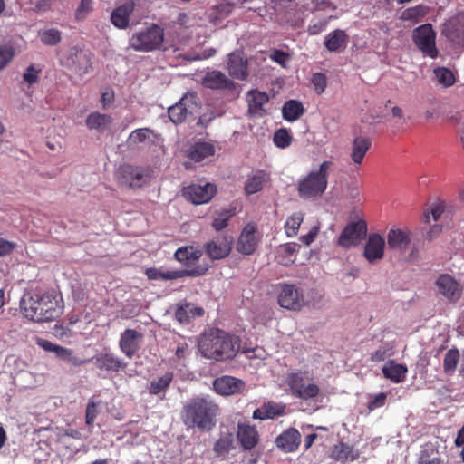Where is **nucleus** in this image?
Instances as JSON below:
<instances>
[{"label": "nucleus", "instance_id": "obj_1", "mask_svg": "<svg viewBox=\"0 0 464 464\" xmlns=\"http://www.w3.org/2000/svg\"><path fill=\"white\" fill-rule=\"evenodd\" d=\"M20 311L26 319L42 323L55 320L62 314L63 307L53 295L41 290H31L22 296Z\"/></svg>", "mask_w": 464, "mask_h": 464}, {"label": "nucleus", "instance_id": "obj_2", "mask_svg": "<svg viewBox=\"0 0 464 464\" xmlns=\"http://www.w3.org/2000/svg\"><path fill=\"white\" fill-rule=\"evenodd\" d=\"M238 349V339L219 329H211L203 334L198 342L201 354L216 361L233 358Z\"/></svg>", "mask_w": 464, "mask_h": 464}, {"label": "nucleus", "instance_id": "obj_3", "mask_svg": "<svg viewBox=\"0 0 464 464\" xmlns=\"http://www.w3.org/2000/svg\"><path fill=\"white\" fill-rule=\"evenodd\" d=\"M218 406L208 397H196L189 400L183 408L181 419L188 428L210 430L215 425Z\"/></svg>", "mask_w": 464, "mask_h": 464}, {"label": "nucleus", "instance_id": "obj_4", "mask_svg": "<svg viewBox=\"0 0 464 464\" xmlns=\"http://www.w3.org/2000/svg\"><path fill=\"white\" fill-rule=\"evenodd\" d=\"M332 164V161L325 160L320 164L318 169L310 171L299 179L297 190L301 198L310 199L324 194L328 185V170Z\"/></svg>", "mask_w": 464, "mask_h": 464}, {"label": "nucleus", "instance_id": "obj_5", "mask_svg": "<svg viewBox=\"0 0 464 464\" xmlns=\"http://www.w3.org/2000/svg\"><path fill=\"white\" fill-rule=\"evenodd\" d=\"M164 36L163 28L152 24L135 32L129 40V45L137 52H153L161 48Z\"/></svg>", "mask_w": 464, "mask_h": 464}, {"label": "nucleus", "instance_id": "obj_6", "mask_svg": "<svg viewBox=\"0 0 464 464\" xmlns=\"http://www.w3.org/2000/svg\"><path fill=\"white\" fill-rule=\"evenodd\" d=\"M62 63L75 74L83 76L90 72L92 67L91 53L85 50L72 47L63 56Z\"/></svg>", "mask_w": 464, "mask_h": 464}, {"label": "nucleus", "instance_id": "obj_7", "mask_svg": "<svg viewBox=\"0 0 464 464\" xmlns=\"http://www.w3.org/2000/svg\"><path fill=\"white\" fill-rule=\"evenodd\" d=\"M412 38L416 46L424 55L430 58L437 57L436 33L430 24H425L414 29Z\"/></svg>", "mask_w": 464, "mask_h": 464}, {"label": "nucleus", "instance_id": "obj_8", "mask_svg": "<svg viewBox=\"0 0 464 464\" xmlns=\"http://www.w3.org/2000/svg\"><path fill=\"white\" fill-rule=\"evenodd\" d=\"M196 95L193 93L185 94L179 102L169 108V117L175 124L183 122L188 115L195 113L198 110Z\"/></svg>", "mask_w": 464, "mask_h": 464}, {"label": "nucleus", "instance_id": "obj_9", "mask_svg": "<svg viewBox=\"0 0 464 464\" xmlns=\"http://www.w3.org/2000/svg\"><path fill=\"white\" fill-rule=\"evenodd\" d=\"M278 304L288 310L298 311L305 305L302 291L295 285L284 284L280 285Z\"/></svg>", "mask_w": 464, "mask_h": 464}, {"label": "nucleus", "instance_id": "obj_10", "mask_svg": "<svg viewBox=\"0 0 464 464\" xmlns=\"http://www.w3.org/2000/svg\"><path fill=\"white\" fill-rule=\"evenodd\" d=\"M367 224L364 220H358L349 223L338 238V244L344 247L350 248L359 245L362 239L366 236Z\"/></svg>", "mask_w": 464, "mask_h": 464}, {"label": "nucleus", "instance_id": "obj_11", "mask_svg": "<svg viewBox=\"0 0 464 464\" xmlns=\"http://www.w3.org/2000/svg\"><path fill=\"white\" fill-rule=\"evenodd\" d=\"M208 271V267L204 266H199L191 269H182V270H166L161 271L157 268H149L146 271V275L150 280H173L177 278H181L185 276L197 277L201 276L206 274Z\"/></svg>", "mask_w": 464, "mask_h": 464}, {"label": "nucleus", "instance_id": "obj_12", "mask_svg": "<svg viewBox=\"0 0 464 464\" xmlns=\"http://www.w3.org/2000/svg\"><path fill=\"white\" fill-rule=\"evenodd\" d=\"M216 194V186L211 183L204 185L192 184L183 190L185 198L195 205L208 203Z\"/></svg>", "mask_w": 464, "mask_h": 464}, {"label": "nucleus", "instance_id": "obj_13", "mask_svg": "<svg viewBox=\"0 0 464 464\" xmlns=\"http://www.w3.org/2000/svg\"><path fill=\"white\" fill-rule=\"evenodd\" d=\"M226 69L235 79L246 81L248 78V62L242 52L236 51L228 54Z\"/></svg>", "mask_w": 464, "mask_h": 464}, {"label": "nucleus", "instance_id": "obj_14", "mask_svg": "<svg viewBox=\"0 0 464 464\" xmlns=\"http://www.w3.org/2000/svg\"><path fill=\"white\" fill-rule=\"evenodd\" d=\"M385 240L377 233L370 234L363 247V256L371 263L374 264L382 260L384 256Z\"/></svg>", "mask_w": 464, "mask_h": 464}, {"label": "nucleus", "instance_id": "obj_15", "mask_svg": "<svg viewBox=\"0 0 464 464\" xmlns=\"http://www.w3.org/2000/svg\"><path fill=\"white\" fill-rule=\"evenodd\" d=\"M258 242L256 226L249 223L245 226L237 239V250L243 255H252L257 248Z\"/></svg>", "mask_w": 464, "mask_h": 464}, {"label": "nucleus", "instance_id": "obj_16", "mask_svg": "<svg viewBox=\"0 0 464 464\" xmlns=\"http://www.w3.org/2000/svg\"><path fill=\"white\" fill-rule=\"evenodd\" d=\"M36 343L44 351L55 353L59 359L70 363L72 366H80L87 362V361H82L75 356L72 350L53 343L48 340L39 338L37 339Z\"/></svg>", "mask_w": 464, "mask_h": 464}, {"label": "nucleus", "instance_id": "obj_17", "mask_svg": "<svg viewBox=\"0 0 464 464\" xmlns=\"http://www.w3.org/2000/svg\"><path fill=\"white\" fill-rule=\"evenodd\" d=\"M201 83L204 87L212 90H232L235 88L234 82L218 70L208 71L204 74Z\"/></svg>", "mask_w": 464, "mask_h": 464}, {"label": "nucleus", "instance_id": "obj_18", "mask_svg": "<svg viewBox=\"0 0 464 464\" xmlns=\"http://www.w3.org/2000/svg\"><path fill=\"white\" fill-rule=\"evenodd\" d=\"M143 338L142 334L133 329H127L121 334L119 342L121 351L128 357L132 358L140 350Z\"/></svg>", "mask_w": 464, "mask_h": 464}, {"label": "nucleus", "instance_id": "obj_19", "mask_svg": "<svg viewBox=\"0 0 464 464\" xmlns=\"http://www.w3.org/2000/svg\"><path fill=\"white\" fill-rule=\"evenodd\" d=\"M232 241L230 237L213 239L206 243L205 251L211 259H223L230 254Z\"/></svg>", "mask_w": 464, "mask_h": 464}, {"label": "nucleus", "instance_id": "obj_20", "mask_svg": "<svg viewBox=\"0 0 464 464\" xmlns=\"http://www.w3.org/2000/svg\"><path fill=\"white\" fill-rule=\"evenodd\" d=\"M213 387L218 393L229 396L242 392L245 383L240 379L226 375L216 379Z\"/></svg>", "mask_w": 464, "mask_h": 464}, {"label": "nucleus", "instance_id": "obj_21", "mask_svg": "<svg viewBox=\"0 0 464 464\" xmlns=\"http://www.w3.org/2000/svg\"><path fill=\"white\" fill-rule=\"evenodd\" d=\"M372 146V140L365 136H356L351 144L349 157L355 168H359Z\"/></svg>", "mask_w": 464, "mask_h": 464}, {"label": "nucleus", "instance_id": "obj_22", "mask_svg": "<svg viewBox=\"0 0 464 464\" xmlns=\"http://www.w3.org/2000/svg\"><path fill=\"white\" fill-rule=\"evenodd\" d=\"M248 111L252 116L262 117L266 113V106L269 102V96L265 92L250 90L246 93Z\"/></svg>", "mask_w": 464, "mask_h": 464}, {"label": "nucleus", "instance_id": "obj_23", "mask_svg": "<svg viewBox=\"0 0 464 464\" xmlns=\"http://www.w3.org/2000/svg\"><path fill=\"white\" fill-rule=\"evenodd\" d=\"M436 285L440 294L450 301H456L460 296V286L449 275H441L436 280Z\"/></svg>", "mask_w": 464, "mask_h": 464}, {"label": "nucleus", "instance_id": "obj_24", "mask_svg": "<svg viewBox=\"0 0 464 464\" xmlns=\"http://www.w3.org/2000/svg\"><path fill=\"white\" fill-rule=\"evenodd\" d=\"M411 243V232L408 229L392 228L387 234L389 248L396 251H405Z\"/></svg>", "mask_w": 464, "mask_h": 464}, {"label": "nucleus", "instance_id": "obj_25", "mask_svg": "<svg viewBox=\"0 0 464 464\" xmlns=\"http://www.w3.org/2000/svg\"><path fill=\"white\" fill-rule=\"evenodd\" d=\"M135 7L134 0H126L121 5L117 7L111 15V21L116 27L125 29L130 24V15Z\"/></svg>", "mask_w": 464, "mask_h": 464}, {"label": "nucleus", "instance_id": "obj_26", "mask_svg": "<svg viewBox=\"0 0 464 464\" xmlns=\"http://www.w3.org/2000/svg\"><path fill=\"white\" fill-rule=\"evenodd\" d=\"M443 34L453 43L464 44V14L445 24Z\"/></svg>", "mask_w": 464, "mask_h": 464}, {"label": "nucleus", "instance_id": "obj_27", "mask_svg": "<svg viewBox=\"0 0 464 464\" xmlns=\"http://www.w3.org/2000/svg\"><path fill=\"white\" fill-rule=\"evenodd\" d=\"M301 442V435L296 429H288L276 438V445L285 452L297 450Z\"/></svg>", "mask_w": 464, "mask_h": 464}, {"label": "nucleus", "instance_id": "obj_28", "mask_svg": "<svg viewBox=\"0 0 464 464\" xmlns=\"http://www.w3.org/2000/svg\"><path fill=\"white\" fill-rule=\"evenodd\" d=\"M269 175L263 171L257 170L249 174L245 182V191L247 195H252L261 191L269 182Z\"/></svg>", "mask_w": 464, "mask_h": 464}, {"label": "nucleus", "instance_id": "obj_29", "mask_svg": "<svg viewBox=\"0 0 464 464\" xmlns=\"http://www.w3.org/2000/svg\"><path fill=\"white\" fill-rule=\"evenodd\" d=\"M122 172L131 188H140L150 179L148 171L142 168L125 166L122 168Z\"/></svg>", "mask_w": 464, "mask_h": 464}, {"label": "nucleus", "instance_id": "obj_30", "mask_svg": "<svg viewBox=\"0 0 464 464\" xmlns=\"http://www.w3.org/2000/svg\"><path fill=\"white\" fill-rule=\"evenodd\" d=\"M237 438L245 450H252L258 442L256 430L247 424H238Z\"/></svg>", "mask_w": 464, "mask_h": 464}, {"label": "nucleus", "instance_id": "obj_31", "mask_svg": "<svg viewBox=\"0 0 464 464\" xmlns=\"http://www.w3.org/2000/svg\"><path fill=\"white\" fill-rule=\"evenodd\" d=\"M112 121V117L109 114L92 112L86 118L85 123L90 130L104 132L111 128Z\"/></svg>", "mask_w": 464, "mask_h": 464}, {"label": "nucleus", "instance_id": "obj_32", "mask_svg": "<svg viewBox=\"0 0 464 464\" xmlns=\"http://www.w3.org/2000/svg\"><path fill=\"white\" fill-rule=\"evenodd\" d=\"M175 258L185 266L195 265L202 256V251L197 246H187L177 249Z\"/></svg>", "mask_w": 464, "mask_h": 464}, {"label": "nucleus", "instance_id": "obj_33", "mask_svg": "<svg viewBox=\"0 0 464 464\" xmlns=\"http://www.w3.org/2000/svg\"><path fill=\"white\" fill-rule=\"evenodd\" d=\"M299 248L300 246L294 242L279 246L276 256L277 262L284 266L293 264L296 258V254L299 251Z\"/></svg>", "mask_w": 464, "mask_h": 464}, {"label": "nucleus", "instance_id": "obj_34", "mask_svg": "<svg viewBox=\"0 0 464 464\" xmlns=\"http://www.w3.org/2000/svg\"><path fill=\"white\" fill-rule=\"evenodd\" d=\"M347 34L343 30L329 33L324 41V46L329 52H339L346 46Z\"/></svg>", "mask_w": 464, "mask_h": 464}, {"label": "nucleus", "instance_id": "obj_35", "mask_svg": "<svg viewBox=\"0 0 464 464\" xmlns=\"http://www.w3.org/2000/svg\"><path fill=\"white\" fill-rule=\"evenodd\" d=\"M407 371L406 366L396 363L394 361L387 362L382 367V372L385 378L390 379L395 383L404 381Z\"/></svg>", "mask_w": 464, "mask_h": 464}, {"label": "nucleus", "instance_id": "obj_36", "mask_svg": "<svg viewBox=\"0 0 464 464\" xmlns=\"http://www.w3.org/2000/svg\"><path fill=\"white\" fill-rule=\"evenodd\" d=\"M214 153L215 148L208 142H196L188 150V157L196 162L201 161Z\"/></svg>", "mask_w": 464, "mask_h": 464}, {"label": "nucleus", "instance_id": "obj_37", "mask_svg": "<svg viewBox=\"0 0 464 464\" xmlns=\"http://www.w3.org/2000/svg\"><path fill=\"white\" fill-rule=\"evenodd\" d=\"M172 380V372H166L162 376L151 380L147 386L149 393L151 395H160L163 398Z\"/></svg>", "mask_w": 464, "mask_h": 464}, {"label": "nucleus", "instance_id": "obj_38", "mask_svg": "<svg viewBox=\"0 0 464 464\" xmlns=\"http://www.w3.org/2000/svg\"><path fill=\"white\" fill-rule=\"evenodd\" d=\"M203 314L204 310L201 307L192 304H185L177 308L175 317L179 323L187 324L190 319L201 316Z\"/></svg>", "mask_w": 464, "mask_h": 464}, {"label": "nucleus", "instance_id": "obj_39", "mask_svg": "<svg viewBox=\"0 0 464 464\" xmlns=\"http://www.w3.org/2000/svg\"><path fill=\"white\" fill-rule=\"evenodd\" d=\"M333 457L339 461L343 463L355 460L359 457L358 450H355L353 447L339 443L333 450Z\"/></svg>", "mask_w": 464, "mask_h": 464}, {"label": "nucleus", "instance_id": "obj_40", "mask_svg": "<svg viewBox=\"0 0 464 464\" xmlns=\"http://www.w3.org/2000/svg\"><path fill=\"white\" fill-rule=\"evenodd\" d=\"M96 365L100 370L119 371L125 364L117 356L111 353H105L96 358Z\"/></svg>", "mask_w": 464, "mask_h": 464}, {"label": "nucleus", "instance_id": "obj_41", "mask_svg": "<svg viewBox=\"0 0 464 464\" xmlns=\"http://www.w3.org/2000/svg\"><path fill=\"white\" fill-rule=\"evenodd\" d=\"M446 210V204L443 201L437 200L430 203L423 213V221L427 224L433 221H439Z\"/></svg>", "mask_w": 464, "mask_h": 464}, {"label": "nucleus", "instance_id": "obj_42", "mask_svg": "<svg viewBox=\"0 0 464 464\" xmlns=\"http://www.w3.org/2000/svg\"><path fill=\"white\" fill-rule=\"evenodd\" d=\"M429 13V7L423 5H419L413 7L405 9L400 18L402 21H408L412 24L419 23Z\"/></svg>", "mask_w": 464, "mask_h": 464}, {"label": "nucleus", "instance_id": "obj_43", "mask_svg": "<svg viewBox=\"0 0 464 464\" xmlns=\"http://www.w3.org/2000/svg\"><path fill=\"white\" fill-rule=\"evenodd\" d=\"M284 411V407L279 404L267 403L256 409L253 413L256 420L272 419L276 415H280Z\"/></svg>", "mask_w": 464, "mask_h": 464}, {"label": "nucleus", "instance_id": "obj_44", "mask_svg": "<svg viewBox=\"0 0 464 464\" xmlns=\"http://www.w3.org/2000/svg\"><path fill=\"white\" fill-rule=\"evenodd\" d=\"M303 112L304 108L302 103L295 100L286 102L282 109L284 119L289 121L297 120Z\"/></svg>", "mask_w": 464, "mask_h": 464}, {"label": "nucleus", "instance_id": "obj_45", "mask_svg": "<svg viewBox=\"0 0 464 464\" xmlns=\"http://www.w3.org/2000/svg\"><path fill=\"white\" fill-rule=\"evenodd\" d=\"M304 221V214L300 211L295 212L287 218L285 223V231L288 237H294L298 234L301 224Z\"/></svg>", "mask_w": 464, "mask_h": 464}, {"label": "nucleus", "instance_id": "obj_46", "mask_svg": "<svg viewBox=\"0 0 464 464\" xmlns=\"http://www.w3.org/2000/svg\"><path fill=\"white\" fill-rule=\"evenodd\" d=\"M41 42L45 45L54 46L57 45L61 40V32L55 28H48L39 33Z\"/></svg>", "mask_w": 464, "mask_h": 464}, {"label": "nucleus", "instance_id": "obj_47", "mask_svg": "<svg viewBox=\"0 0 464 464\" xmlns=\"http://www.w3.org/2000/svg\"><path fill=\"white\" fill-rule=\"evenodd\" d=\"M436 81L444 87H450L455 82L453 72L445 67H439L433 71Z\"/></svg>", "mask_w": 464, "mask_h": 464}, {"label": "nucleus", "instance_id": "obj_48", "mask_svg": "<svg viewBox=\"0 0 464 464\" xmlns=\"http://www.w3.org/2000/svg\"><path fill=\"white\" fill-rule=\"evenodd\" d=\"M93 10L92 0H80L75 11L74 19L77 22H82L87 19Z\"/></svg>", "mask_w": 464, "mask_h": 464}, {"label": "nucleus", "instance_id": "obj_49", "mask_svg": "<svg viewBox=\"0 0 464 464\" xmlns=\"http://www.w3.org/2000/svg\"><path fill=\"white\" fill-rule=\"evenodd\" d=\"M151 133V130L148 128H141L133 130L128 139V144L130 147H134L140 143L145 142Z\"/></svg>", "mask_w": 464, "mask_h": 464}, {"label": "nucleus", "instance_id": "obj_50", "mask_svg": "<svg viewBox=\"0 0 464 464\" xmlns=\"http://www.w3.org/2000/svg\"><path fill=\"white\" fill-rule=\"evenodd\" d=\"M234 216L232 210L225 209L215 214L212 227L216 231H220L227 226L228 220Z\"/></svg>", "mask_w": 464, "mask_h": 464}, {"label": "nucleus", "instance_id": "obj_51", "mask_svg": "<svg viewBox=\"0 0 464 464\" xmlns=\"http://www.w3.org/2000/svg\"><path fill=\"white\" fill-rule=\"evenodd\" d=\"M459 360V351L457 349L449 350L446 353L444 360H443L444 371L447 373L454 372Z\"/></svg>", "mask_w": 464, "mask_h": 464}, {"label": "nucleus", "instance_id": "obj_52", "mask_svg": "<svg viewBox=\"0 0 464 464\" xmlns=\"http://www.w3.org/2000/svg\"><path fill=\"white\" fill-rule=\"evenodd\" d=\"M286 382L292 393L295 396L297 394V392H299L304 384V375L301 372L289 373L286 377Z\"/></svg>", "mask_w": 464, "mask_h": 464}, {"label": "nucleus", "instance_id": "obj_53", "mask_svg": "<svg viewBox=\"0 0 464 464\" xmlns=\"http://www.w3.org/2000/svg\"><path fill=\"white\" fill-rule=\"evenodd\" d=\"M318 393L319 387L314 383H309L307 385L304 384L301 390L297 392L295 397L302 400H309L316 397Z\"/></svg>", "mask_w": 464, "mask_h": 464}, {"label": "nucleus", "instance_id": "obj_54", "mask_svg": "<svg viewBox=\"0 0 464 464\" xmlns=\"http://www.w3.org/2000/svg\"><path fill=\"white\" fill-rule=\"evenodd\" d=\"M274 142L278 148H287L291 144V136L285 129H280L274 135Z\"/></svg>", "mask_w": 464, "mask_h": 464}, {"label": "nucleus", "instance_id": "obj_55", "mask_svg": "<svg viewBox=\"0 0 464 464\" xmlns=\"http://www.w3.org/2000/svg\"><path fill=\"white\" fill-rule=\"evenodd\" d=\"M14 50L9 45L0 46V71L3 70L13 59Z\"/></svg>", "mask_w": 464, "mask_h": 464}, {"label": "nucleus", "instance_id": "obj_56", "mask_svg": "<svg viewBox=\"0 0 464 464\" xmlns=\"http://www.w3.org/2000/svg\"><path fill=\"white\" fill-rule=\"evenodd\" d=\"M312 82L317 93H322L326 87V77L324 73L315 72L312 76Z\"/></svg>", "mask_w": 464, "mask_h": 464}, {"label": "nucleus", "instance_id": "obj_57", "mask_svg": "<svg viewBox=\"0 0 464 464\" xmlns=\"http://www.w3.org/2000/svg\"><path fill=\"white\" fill-rule=\"evenodd\" d=\"M386 398H387V395L384 392H380L378 394H375L369 401L368 409L370 411H373L375 409L382 407L385 403Z\"/></svg>", "mask_w": 464, "mask_h": 464}, {"label": "nucleus", "instance_id": "obj_58", "mask_svg": "<svg viewBox=\"0 0 464 464\" xmlns=\"http://www.w3.org/2000/svg\"><path fill=\"white\" fill-rule=\"evenodd\" d=\"M98 405H99L98 403H96L92 401H90L89 403L87 404L86 414H85L86 424L91 425L94 421V420L97 416V412H98L97 411Z\"/></svg>", "mask_w": 464, "mask_h": 464}, {"label": "nucleus", "instance_id": "obj_59", "mask_svg": "<svg viewBox=\"0 0 464 464\" xmlns=\"http://www.w3.org/2000/svg\"><path fill=\"white\" fill-rule=\"evenodd\" d=\"M15 247L14 242L8 241L4 237H0V256H5L10 255Z\"/></svg>", "mask_w": 464, "mask_h": 464}, {"label": "nucleus", "instance_id": "obj_60", "mask_svg": "<svg viewBox=\"0 0 464 464\" xmlns=\"http://www.w3.org/2000/svg\"><path fill=\"white\" fill-rule=\"evenodd\" d=\"M270 58L282 66H285V63L289 61V55L280 50H274L270 54Z\"/></svg>", "mask_w": 464, "mask_h": 464}, {"label": "nucleus", "instance_id": "obj_61", "mask_svg": "<svg viewBox=\"0 0 464 464\" xmlns=\"http://www.w3.org/2000/svg\"><path fill=\"white\" fill-rule=\"evenodd\" d=\"M318 230H319V228L317 227H313L307 234H305L300 237V240L304 245L309 246L315 239V237L318 234Z\"/></svg>", "mask_w": 464, "mask_h": 464}, {"label": "nucleus", "instance_id": "obj_62", "mask_svg": "<svg viewBox=\"0 0 464 464\" xmlns=\"http://www.w3.org/2000/svg\"><path fill=\"white\" fill-rule=\"evenodd\" d=\"M389 356L386 349L379 348L371 353V361L374 362H380L384 361Z\"/></svg>", "mask_w": 464, "mask_h": 464}, {"label": "nucleus", "instance_id": "obj_63", "mask_svg": "<svg viewBox=\"0 0 464 464\" xmlns=\"http://www.w3.org/2000/svg\"><path fill=\"white\" fill-rule=\"evenodd\" d=\"M326 27V22L320 21L314 24L309 25L308 27V33L312 35L319 34L321 32H323Z\"/></svg>", "mask_w": 464, "mask_h": 464}, {"label": "nucleus", "instance_id": "obj_64", "mask_svg": "<svg viewBox=\"0 0 464 464\" xmlns=\"http://www.w3.org/2000/svg\"><path fill=\"white\" fill-rule=\"evenodd\" d=\"M420 464H442V461L438 457H430L425 453H422L420 458Z\"/></svg>", "mask_w": 464, "mask_h": 464}]
</instances>
